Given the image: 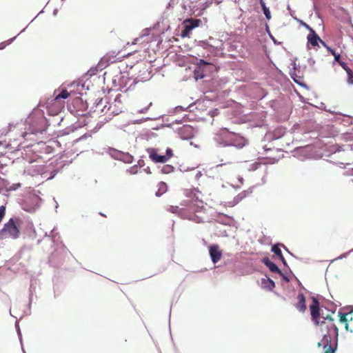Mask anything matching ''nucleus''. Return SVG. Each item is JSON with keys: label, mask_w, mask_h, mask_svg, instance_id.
Listing matches in <instances>:
<instances>
[{"label": "nucleus", "mask_w": 353, "mask_h": 353, "mask_svg": "<svg viewBox=\"0 0 353 353\" xmlns=\"http://www.w3.org/2000/svg\"><path fill=\"white\" fill-rule=\"evenodd\" d=\"M21 221L19 219L11 218L0 231V237L1 239L11 238L16 239L20 234L19 225Z\"/></svg>", "instance_id": "nucleus-1"}, {"label": "nucleus", "mask_w": 353, "mask_h": 353, "mask_svg": "<svg viewBox=\"0 0 353 353\" xmlns=\"http://www.w3.org/2000/svg\"><path fill=\"white\" fill-rule=\"evenodd\" d=\"M218 135L226 139L225 142L227 145H234L241 148L246 144V140L243 137L230 132L227 128L221 129Z\"/></svg>", "instance_id": "nucleus-2"}, {"label": "nucleus", "mask_w": 353, "mask_h": 353, "mask_svg": "<svg viewBox=\"0 0 353 353\" xmlns=\"http://www.w3.org/2000/svg\"><path fill=\"white\" fill-rule=\"evenodd\" d=\"M321 322L319 325H321L322 332L326 331V333L338 334V327L334 322V319L330 314L324 315L323 310L321 311Z\"/></svg>", "instance_id": "nucleus-3"}, {"label": "nucleus", "mask_w": 353, "mask_h": 353, "mask_svg": "<svg viewBox=\"0 0 353 353\" xmlns=\"http://www.w3.org/2000/svg\"><path fill=\"white\" fill-rule=\"evenodd\" d=\"M202 23V21L199 19H193V18H188L185 19L182 25L183 26V30L181 32V38H190L191 34V31L201 26Z\"/></svg>", "instance_id": "nucleus-4"}, {"label": "nucleus", "mask_w": 353, "mask_h": 353, "mask_svg": "<svg viewBox=\"0 0 353 353\" xmlns=\"http://www.w3.org/2000/svg\"><path fill=\"white\" fill-rule=\"evenodd\" d=\"M333 336L337 337L338 334L325 333L323 334L321 342L318 343L319 347L321 345L323 346V349L325 350L324 353H335L336 345L335 346L332 345V339Z\"/></svg>", "instance_id": "nucleus-5"}, {"label": "nucleus", "mask_w": 353, "mask_h": 353, "mask_svg": "<svg viewBox=\"0 0 353 353\" xmlns=\"http://www.w3.org/2000/svg\"><path fill=\"white\" fill-rule=\"evenodd\" d=\"M203 202L202 200L199 199L196 197L195 199H192L188 201L187 205V210L189 211L192 214L188 217L190 219L196 220V214L195 212H200L202 209H203Z\"/></svg>", "instance_id": "nucleus-6"}, {"label": "nucleus", "mask_w": 353, "mask_h": 353, "mask_svg": "<svg viewBox=\"0 0 353 353\" xmlns=\"http://www.w3.org/2000/svg\"><path fill=\"white\" fill-rule=\"evenodd\" d=\"M310 310L312 319L316 325H319L321 322L320 316L321 310L319 307V302L316 299H312V303L310 305Z\"/></svg>", "instance_id": "nucleus-7"}, {"label": "nucleus", "mask_w": 353, "mask_h": 353, "mask_svg": "<svg viewBox=\"0 0 353 353\" xmlns=\"http://www.w3.org/2000/svg\"><path fill=\"white\" fill-rule=\"evenodd\" d=\"M305 68H292V70L290 72L291 77L293 79L294 82H296L299 85H303L304 82V77H303V69Z\"/></svg>", "instance_id": "nucleus-8"}, {"label": "nucleus", "mask_w": 353, "mask_h": 353, "mask_svg": "<svg viewBox=\"0 0 353 353\" xmlns=\"http://www.w3.org/2000/svg\"><path fill=\"white\" fill-rule=\"evenodd\" d=\"M74 87L78 88L79 84L75 82H73L70 85H68V89L70 90H68L65 89L62 90L61 91V92L55 97L57 102L59 100L62 101L61 99H68L70 96L75 94L74 90L73 89H72V88H74Z\"/></svg>", "instance_id": "nucleus-9"}, {"label": "nucleus", "mask_w": 353, "mask_h": 353, "mask_svg": "<svg viewBox=\"0 0 353 353\" xmlns=\"http://www.w3.org/2000/svg\"><path fill=\"white\" fill-rule=\"evenodd\" d=\"M209 252L212 261L214 263H216L221 259L222 252L219 250V245L214 244L210 246Z\"/></svg>", "instance_id": "nucleus-10"}, {"label": "nucleus", "mask_w": 353, "mask_h": 353, "mask_svg": "<svg viewBox=\"0 0 353 353\" xmlns=\"http://www.w3.org/2000/svg\"><path fill=\"white\" fill-rule=\"evenodd\" d=\"M64 101L59 100L57 102L56 101V97H54L51 101H48V108L50 109L54 113L57 114L61 110L62 108H64Z\"/></svg>", "instance_id": "nucleus-11"}, {"label": "nucleus", "mask_w": 353, "mask_h": 353, "mask_svg": "<svg viewBox=\"0 0 353 353\" xmlns=\"http://www.w3.org/2000/svg\"><path fill=\"white\" fill-rule=\"evenodd\" d=\"M149 157L150 159L155 163H165L166 159L163 155H159L157 154L156 149L150 148L148 150Z\"/></svg>", "instance_id": "nucleus-12"}, {"label": "nucleus", "mask_w": 353, "mask_h": 353, "mask_svg": "<svg viewBox=\"0 0 353 353\" xmlns=\"http://www.w3.org/2000/svg\"><path fill=\"white\" fill-rule=\"evenodd\" d=\"M349 314H342L339 313L340 321L345 324V327L346 330L350 331V332H353V321L351 317L349 320L347 316Z\"/></svg>", "instance_id": "nucleus-13"}, {"label": "nucleus", "mask_w": 353, "mask_h": 353, "mask_svg": "<svg viewBox=\"0 0 353 353\" xmlns=\"http://www.w3.org/2000/svg\"><path fill=\"white\" fill-rule=\"evenodd\" d=\"M307 39L308 43H310L314 47L318 46L319 42H321L324 46H325V43L320 39L315 31H312V32L310 33L307 35Z\"/></svg>", "instance_id": "nucleus-14"}, {"label": "nucleus", "mask_w": 353, "mask_h": 353, "mask_svg": "<svg viewBox=\"0 0 353 353\" xmlns=\"http://www.w3.org/2000/svg\"><path fill=\"white\" fill-rule=\"evenodd\" d=\"M117 59L113 56L105 55L101 59L98 63V66H109L116 63Z\"/></svg>", "instance_id": "nucleus-15"}, {"label": "nucleus", "mask_w": 353, "mask_h": 353, "mask_svg": "<svg viewBox=\"0 0 353 353\" xmlns=\"http://www.w3.org/2000/svg\"><path fill=\"white\" fill-rule=\"evenodd\" d=\"M297 300L298 302L295 305L297 310H299L301 312H304L306 309V304H305V298L303 294H299L297 296Z\"/></svg>", "instance_id": "nucleus-16"}, {"label": "nucleus", "mask_w": 353, "mask_h": 353, "mask_svg": "<svg viewBox=\"0 0 353 353\" xmlns=\"http://www.w3.org/2000/svg\"><path fill=\"white\" fill-rule=\"evenodd\" d=\"M262 262L269 268V270L272 272L274 273H279L281 274V272L279 270V268L277 267V265L273 263L272 261L269 259V258L265 257L263 259Z\"/></svg>", "instance_id": "nucleus-17"}, {"label": "nucleus", "mask_w": 353, "mask_h": 353, "mask_svg": "<svg viewBox=\"0 0 353 353\" xmlns=\"http://www.w3.org/2000/svg\"><path fill=\"white\" fill-rule=\"evenodd\" d=\"M194 77L196 80L202 79L205 77L203 68H196L194 70Z\"/></svg>", "instance_id": "nucleus-18"}, {"label": "nucleus", "mask_w": 353, "mask_h": 353, "mask_svg": "<svg viewBox=\"0 0 353 353\" xmlns=\"http://www.w3.org/2000/svg\"><path fill=\"white\" fill-rule=\"evenodd\" d=\"M272 251L275 254H276L279 258L281 260V261L285 264V258L283 257V254H282V252H281V249L279 248L278 245H274L272 248Z\"/></svg>", "instance_id": "nucleus-19"}, {"label": "nucleus", "mask_w": 353, "mask_h": 353, "mask_svg": "<svg viewBox=\"0 0 353 353\" xmlns=\"http://www.w3.org/2000/svg\"><path fill=\"white\" fill-rule=\"evenodd\" d=\"M166 190H167V185H166L165 183L160 182L159 184V190L156 192V195L157 196H160L161 195H162V194L165 192Z\"/></svg>", "instance_id": "nucleus-20"}, {"label": "nucleus", "mask_w": 353, "mask_h": 353, "mask_svg": "<svg viewBox=\"0 0 353 353\" xmlns=\"http://www.w3.org/2000/svg\"><path fill=\"white\" fill-rule=\"evenodd\" d=\"M190 59H191L190 61V63H192L193 64H196L199 66L201 64H203V65H209L210 64L208 62H206L203 59H198L197 58L191 57Z\"/></svg>", "instance_id": "nucleus-21"}, {"label": "nucleus", "mask_w": 353, "mask_h": 353, "mask_svg": "<svg viewBox=\"0 0 353 353\" xmlns=\"http://www.w3.org/2000/svg\"><path fill=\"white\" fill-rule=\"evenodd\" d=\"M347 74H348V79H347V81L350 84H353V72L350 69V68H343Z\"/></svg>", "instance_id": "nucleus-22"}, {"label": "nucleus", "mask_w": 353, "mask_h": 353, "mask_svg": "<svg viewBox=\"0 0 353 353\" xmlns=\"http://www.w3.org/2000/svg\"><path fill=\"white\" fill-rule=\"evenodd\" d=\"M173 170V167L170 165H165L162 168V172L165 174L170 173Z\"/></svg>", "instance_id": "nucleus-23"}, {"label": "nucleus", "mask_w": 353, "mask_h": 353, "mask_svg": "<svg viewBox=\"0 0 353 353\" xmlns=\"http://www.w3.org/2000/svg\"><path fill=\"white\" fill-rule=\"evenodd\" d=\"M262 9H263V13H264L266 19L268 20H270L271 19V14L269 10V8H267L266 6H263V8H262Z\"/></svg>", "instance_id": "nucleus-24"}, {"label": "nucleus", "mask_w": 353, "mask_h": 353, "mask_svg": "<svg viewBox=\"0 0 353 353\" xmlns=\"http://www.w3.org/2000/svg\"><path fill=\"white\" fill-rule=\"evenodd\" d=\"M163 156L166 159V161H168L173 156L172 150L170 148H168L166 150V154Z\"/></svg>", "instance_id": "nucleus-25"}, {"label": "nucleus", "mask_w": 353, "mask_h": 353, "mask_svg": "<svg viewBox=\"0 0 353 353\" xmlns=\"http://www.w3.org/2000/svg\"><path fill=\"white\" fill-rule=\"evenodd\" d=\"M5 212H6V208L3 205L1 206L0 207V222L1 221L2 219L5 216Z\"/></svg>", "instance_id": "nucleus-26"}, {"label": "nucleus", "mask_w": 353, "mask_h": 353, "mask_svg": "<svg viewBox=\"0 0 353 353\" xmlns=\"http://www.w3.org/2000/svg\"><path fill=\"white\" fill-rule=\"evenodd\" d=\"M127 172L130 174H134L137 172V167H132L130 170H128Z\"/></svg>", "instance_id": "nucleus-27"}, {"label": "nucleus", "mask_w": 353, "mask_h": 353, "mask_svg": "<svg viewBox=\"0 0 353 353\" xmlns=\"http://www.w3.org/2000/svg\"><path fill=\"white\" fill-rule=\"evenodd\" d=\"M302 25L305 28H307L310 32V33L312 32V31H314L309 25H307V23H304V22H302Z\"/></svg>", "instance_id": "nucleus-28"}, {"label": "nucleus", "mask_w": 353, "mask_h": 353, "mask_svg": "<svg viewBox=\"0 0 353 353\" xmlns=\"http://www.w3.org/2000/svg\"><path fill=\"white\" fill-rule=\"evenodd\" d=\"M332 54H334V57H335V59H336L337 61H339V58H340V55H339V54H337V55H336V54H335V53H334V52H332Z\"/></svg>", "instance_id": "nucleus-29"}, {"label": "nucleus", "mask_w": 353, "mask_h": 353, "mask_svg": "<svg viewBox=\"0 0 353 353\" xmlns=\"http://www.w3.org/2000/svg\"><path fill=\"white\" fill-rule=\"evenodd\" d=\"M259 1H260V4H261L262 8H263V6H266L263 0H259Z\"/></svg>", "instance_id": "nucleus-30"}, {"label": "nucleus", "mask_w": 353, "mask_h": 353, "mask_svg": "<svg viewBox=\"0 0 353 353\" xmlns=\"http://www.w3.org/2000/svg\"><path fill=\"white\" fill-rule=\"evenodd\" d=\"M27 134H28V133H27V132H23V133L22 134V137L25 139V138H26V136Z\"/></svg>", "instance_id": "nucleus-31"}, {"label": "nucleus", "mask_w": 353, "mask_h": 353, "mask_svg": "<svg viewBox=\"0 0 353 353\" xmlns=\"http://www.w3.org/2000/svg\"><path fill=\"white\" fill-rule=\"evenodd\" d=\"M270 282L271 285H272V287H274V281H271V280H270Z\"/></svg>", "instance_id": "nucleus-32"}, {"label": "nucleus", "mask_w": 353, "mask_h": 353, "mask_svg": "<svg viewBox=\"0 0 353 353\" xmlns=\"http://www.w3.org/2000/svg\"><path fill=\"white\" fill-rule=\"evenodd\" d=\"M222 166H223V164H221V165H218L216 166V168H219V167H222Z\"/></svg>", "instance_id": "nucleus-33"}]
</instances>
